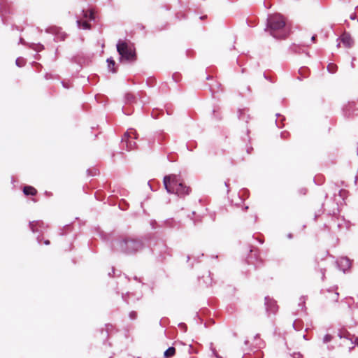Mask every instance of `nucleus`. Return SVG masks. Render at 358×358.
Listing matches in <instances>:
<instances>
[{
  "mask_svg": "<svg viewBox=\"0 0 358 358\" xmlns=\"http://www.w3.org/2000/svg\"><path fill=\"white\" fill-rule=\"evenodd\" d=\"M266 31L276 38H285L289 34V29L286 26L283 17L280 14L269 15L267 19Z\"/></svg>",
  "mask_w": 358,
  "mask_h": 358,
  "instance_id": "nucleus-1",
  "label": "nucleus"
},
{
  "mask_svg": "<svg viewBox=\"0 0 358 358\" xmlns=\"http://www.w3.org/2000/svg\"><path fill=\"white\" fill-rule=\"evenodd\" d=\"M163 182L168 193L176 194L180 197L188 195L191 191L190 188L186 186L176 175L166 176Z\"/></svg>",
  "mask_w": 358,
  "mask_h": 358,
  "instance_id": "nucleus-2",
  "label": "nucleus"
},
{
  "mask_svg": "<svg viewBox=\"0 0 358 358\" xmlns=\"http://www.w3.org/2000/svg\"><path fill=\"white\" fill-rule=\"evenodd\" d=\"M114 247L117 252L133 254L141 250L143 248V244L138 240L124 238L117 241Z\"/></svg>",
  "mask_w": 358,
  "mask_h": 358,
  "instance_id": "nucleus-3",
  "label": "nucleus"
},
{
  "mask_svg": "<svg viewBox=\"0 0 358 358\" xmlns=\"http://www.w3.org/2000/svg\"><path fill=\"white\" fill-rule=\"evenodd\" d=\"M117 51L120 55L121 61L133 62L136 59L135 48L133 44L119 41Z\"/></svg>",
  "mask_w": 358,
  "mask_h": 358,
  "instance_id": "nucleus-4",
  "label": "nucleus"
},
{
  "mask_svg": "<svg viewBox=\"0 0 358 358\" xmlns=\"http://www.w3.org/2000/svg\"><path fill=\"white\" fill-rule=\"evenodd\" d=\"M135 138H136V131L133 129H129L124 134L122 139V144L123 146L125 145L128 150H132L136 146V143L133 141Z\"/></svg>",
  "mask_w": 358,
  "mask_h": 358,
  "instance_id": "nucleus-5",
  "label": "nucleus"
},
{
  "mask_svg": "<svg viewBox=\"0 0 358 358\" xmlns=\"http://www.w3.org/2000/svg\"><path fill=\"white\" fill-rule=\"evenodd\" d=\"M48 33L55 35L56 41H64L66 38V34L62 31L61 29L57 27H51L46 29Z\"/></svg>",
  "mask_w": 358,
  "mask_h": 358,
  "instance_id": "nucleus-6",
  "label": "nucleus"
},
{
  "mask_svg": "<svg viewBox=\"0 0 358 358\" xmlns=\"http://www.w3.org/2000/svg\"><path fill=\"white\" fill-rule=\"evenodd\" d=\"M265 305L266 311L269 313H275L278 310L276 302L268 296L265 297Z\"/></svg>",
  "mask_w": 358,
  "mask_h": 358,
  "instance_id": "nucleus-7",
  "label": "nucleus"
},
{
  "mask_svg": "<svg viewBox=\"0 0 358 358\" xmlns=\"http://www.w3.org/2000/svg\"><path fill=\"white\" fill-rule=\"evenodd\" d=\"M30 228L33 232L41 231L40 229L45 228V224L42 221H34L29 223Z\"/></svg>",
  "mask_w": 358,
  "mask_h": 358,
  "instance_id": "nucleus-8",
  "label": "nucleus"
},
{
  "mask_svg": "<svg viewBox=\"0 0 358 358\" xmlns=\"http://www.w3.org/2000/svg\"><path fill=\"white\" fill-rule=\"evenodd\" d=\"M338 264L340 268L345 271L350 267V261L347 257H342L338 262Z\"/></svg>",
  "mask_w": 358,
  "mask_h": 358,
  "instance_id": "nucleus-9",
  "label": "nucleus"
},
{
  "mask_svg": "<svg viewBox=\"0 0 358 358\" xmlns=\"http://www.w3.org/2000/svg\"><path fill=\"white\" fill-rule=\"evenodd\" d=\"M341 41L346 48H350L353 44L351 36L345 33L341 36Z\"/></svg>",
  "mask_w": 358,
  "mask_h": 358,
  "instance_id": "nucleus-10",
  "label": "nucleus"
},
{
  "mask_svg": "<svg viewBox=\"0 0 358 358\" xmlns=\"http://www.w3.org/2000/svg\"><path fill=\"white\" fill-rule=\"evenodd\" d=\"M83 18L85 20H94V13L92 10H82Z\"/></svg>",
  "mask_w": 358,
  "mask_h": 358,
  "instance_id": "nucleus-11",
  "label": "nucleus"
},
{
  "mask_svg": "<svg viewBox=\"0 0 358 358\" xmlns=\"http://www.w3.org/2000/svg\"><path fill=\"white\" fill-rule=\"evenodd\" d=\"M76 23L79 28H82L83 29H90V25L86 20H84L83 22H82V20L80 19H78L76 21Z\"/></svg>",
  "mask_w": 358,
  "mask_h": 358,
  "instance_id": "nucleus-12",
  "label": "nucleus"
},
{
  "mask_svg": "<svg viewBox=\"0 0 358 358\" xmlns=\"http://www.w3.org/2000/svg\"><path fill=\"white\" fill-rule=\"evenodd\" d=\"M23 192L25 195H35L36 190L31 186H26L24 187Z\"/></svg>",
  "mask_w": 358,
  "mask_h": 358,
  "instance_id": "nucleus-13",
  "label": "nucleus"
},
{
  "mask_svg": "<svg viewBox=\"0 0 358 358\" xmlns=\"http://www.w3.org/2000/svg\"><path fill=\"white\" fill-rule=\"evenodd\" d=\"M176 353V349L173 347H169L165 352H164V357L165 358H170L173 357Z\"/></svg>",
  "mask_w": 358,
  "mask_h": 358,
  "instance_id": "nucleus-14",
  "label": "nucleus"
},
{
  "mask_svg": "<svg viewBox=\"0 0 358 358\" xmlns=\"http://www.w3.org/2000/svg\"><path fill=\"white\" fill-rule=\"evenodd\" d=\"M107 63H108V70L110 71H111L112 73H115L116 71L115 69H114V66L115 64V61L112 59V58H108L107 59Z\"/></svg>",
  "mask_w": 358,
  "mask_h": 358,
  "instance_id": "nucleus-15",
  "label": "nucleus"
},
{
  "mask_svg": "<svg viewBox=\"0 0 358 358\" xmlns=\"http://www.w3.org/2000/svg\"><path fill=\"white\" fill-rule=\"evenodd\" d=\"M331 301H337L338 293L337 292H331L329 291V296H327Z\"/></svg>",
  "mask_w": 358,
  "mask_h": 358,
  "instance_id": "nucleus-16",
  "label": "nucleus"
},
{
  "mask_svg": "<svg viewBox=\"0 0 358 358\" xmlns=\"http://www.w3.org/2000/svg\"><path fill=\"white\" fill-rule=\"evenodd\" d=\"M337 66L334 64H329L327 66V70L329 73H334L336 72Z\"/></svg>",
  "mask_w": 358,
  "mask_h": 358,
  "instance_id": "nucleus-17",
  "label": "nucleus"
},
{
  "mask_svg": "<svg viewBox=\"0 0 358 358\" xmlns=\"http://www.w3.org/2000/svg\"><path fill=\"white\" fill-rule=\"evenodd\" d=\"M15 63L17 66L21 67L24 65V62L22 58L19 57L16 59Z\"/></svg>",
  "mask_w": 358,
  "mask_h": 358,
  "instance_id": "nucleus-18",
  "label": "nucleus"
},
{
  "mask_svg": "<svg viewBox=\"0 0 358 358\" xmlns=\"http://www.w3.org/2000/svg\"><path fill=\"white\" fill-rule=\"evenodd\" d=\"M331 336L329 334H327L324 336V337L323 338V342L324 343H328L331 341Z\"/></svg>",
  "mask_w": 358,
  "mask_h": 358,
  "instance_id": "nucleus-19",
  "label": "nucleus"
},
{
  "mask_svg": "<svg viewBox=\"0 0 358 358\" xmlns=\"http://www.w3.org/2000/svg\"><path fill=\"white\" fill-rule=\"evenodd\" d=\"M125 99L127 101L129 102L132 100L133 96L131 94H128L125 96Z\"/></svg>",
  "mask_w": 358,
  "mask_h": 358,
  "instance_id": "nucleus-20",
  "label": "nucleus"
},
{
  "mask_svg": "<svg viewBox=\"0 0 358 358\" xmlns=\"http://www.w3.org/2000/svg\"><path fill=\"white\" fill-rule=\"evenodd\" d=\"M129 317L131 319V320H134L136 317V313L135 312H131L129 313Z\"/></svg>",
  "mask_w": 358,
  "mask_h": 358,
  "instance_id": "nucleus-21",
  "label": "nucleus"
},
{
  "mask_svg": "<svg viewBox=\"0 0 358 358\" xmlns=\"http://www.w3.org/2000/svg\"><path fill=\"white\" fill-rule=\"evenodd\" d=\"M211 349H212V351H213V355H214L215 357H216L219 358L220 357H219V355L217 354V352H216L215 350V349H213V348H211Z\"/></svg>",
  "mask_w": 358,
  "mask_h": 358,
  "instance_id": "nucleus-22",
  "label": "nucleus"
},
{
  "mask_svg": "<svg viewBox=\"0 0 358 358\" xmlns=\"http://www.w3.org/2000/svg\"><path fill=\"white\" fill-rule=\"evenodd\" d=\"M322 279H324V270H322Z\"/></svg>",
  "mask_w": 358,
  "mask_h": 358,
  "instance_id": "nucleus-23",
  "label": "nucleus"
},
{
  "mask_svg": "<svg viewBox=\"0 0 358 358\" xmlns=\"http://www.w3.org/2000/svg\"><path fill=\"white\" fill-rule=\"evenodd\" d=\"M44 243H45V245H49V244H50V241H49L48 240H47V241H45L44 242Z\"/></svg>",
  "mask_w": 358,
  "mask_h": 358,
  "instance_id": "nucleus-24",
  "label": "nucleus"
},
{
  "mask_svg": "<svg viewBox=\"0 0 358 358\" xmlns=\"http://www.w3.org/2000/svg\"><path fill=\"white\" fill-rule=\"evenodd\" d=\"M350 19L351 20H355V15H351L350 16Z\"/></svg>",
  "mask_w": 358,
  "mask_h": 358,
  "instance_id": "nucleus-25",
  "label": "nucleus"
},
{
  "mask_svg": "<svg viewBox=\"0 0 358 358\" xmlns=\"http://www.w3.org/2000/svg\"><path fill=\"white\" fill-rule=\"evenodd\" d=\"M312 40L314 41L315 40V36H313L312 37Z\"/></svg>",
  "mask_w": 358,
  "mask_h": 358,
  "instance_id": "nucleus-26",
  "label": "nucleus"
},
{
  "mask_svg": "<svg viewBox=\"0 0 358 358\" xmlns=\"http://www.w3.org/2000/svg\"><path fill=\"white\" fill-rule=\"evenodd\" d=\"M357 345H358V343H357Z\"/></svg>",
  "mask_w": 358,
  "mask_h": 358,
  "instance_id": "nucleus-27",
  "label": "nucleus"
}]
</instances>
